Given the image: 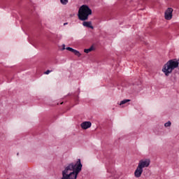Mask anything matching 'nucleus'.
<instances>
[{
  "label": "nucleus",
  "instance_id": "obj_1",
  "mask_svg": "<svg viewBox=\"0 0 179 179\" xmlns=\"http://www.w3.org/2000/svg\"><path fill=\"white\" fill-rule=\"evenodd\" d=\"M82 167L83 165L80 159L76 163H71L65 166L64 170L62 171V177L61 179L78 178V174H79L80 171H82Z\"/></svg>",
  "mask_w": 179,
  "mask_h": 179
},
{
  "label": "nucleus",
  "instance_id": "obj_2",
  "mask_svg": "<svg viewBox=\"0 0 179 179\" xmlns=\"http://www.w3.org/2000/svg\"><path fill=\"white\" fill-rule=\"evenodd\" d=\"M92 9L87 5H83L78 10V17L79 20L85 22L89 19V16L92 15Z\"/></svg>",
  "mask_w": 179,
  "mask_h": 179
},
{
  "label": "nucleus",
  "instance_id": "obj_3",
  "mask_svg": "<svg viewBox=\"0 0 179 179\" xmlns=\"http://www.w3.org/2000/svg\"><path fill=\"white\" fill-rule=\"evenodd\" d=\"M179 63L176 60L171 59L165 64L162 68L165 76H169L176 68H178Z\"/></svg>",
  "mask_w": 179,
  "mask_h": 179
},
{
  "label": "nucleus",
  "instance_id": "obj_4",
  "mask_svg": "<svg viewBox=\"0 0 179 179\" xmlns=\"http://www.w3.org/2000/svg\"><path fill=\"white\" fill-rule=\"evenodd\" d=\"M150 165V159H141L138 162V167L141 169V170H143L145 167H149Z\"/></svg>",
  "mask_w": 179,
  "mask_h": 179
},
{
  "label": "nucleus",
  "instance_id": "obj_5",
  "mask_svg": "<svg viewBox=\"0 0 179 179\" xmlns=\"http://www.w3.org/2000/svg\"><path fill=\"white\" fill-rule=\"evenodd\" d=\"M173 18V9L171 8H168L165 11V19L166 20H171Z\"/></svg>",
  "mask_w": 179,
  "mask_h": 179
},
{
  "label": "nucleus",
  "instance_id": "obj_6",
  "mask_svg": "<svg viewBox=\"0 0 179 179\" xmlns=\"http://www.w3.org/2000/svg\"><path fill=\"white\" fill-rule=\"evenodd\" d=\"M143 173V169L139 168V166H137L136 171H134V176L136 178H139L141 176H142V173Z\"/></svg>",
  "mask_w": 179,
  "mask_h": 179
},
{
  "label": "nucleus",
  "instance_id": "obj_7",
  "mask_svg": "<svg viewBox=\"0 0 179 179\" xmlns=\"http://www.w3.org/2000/svg\"><path fill=\"white\" fill-rule=\"evenodd\" d=\"M80 127L83 129H87L92 127V122H84L81 123Z\"/></svg>",
  "mask_w": 179,
  "mask_h": 179
},
{
  "label": "nucleus",
  "instance_id": "obj_8",
  "mask_svg": "<svg viewBox=\"0 0 179 179\" xmlns=\"http://www.w3.org/2000/svg\"><path fill=\"white\" fill-rule=\"evenodd\" d=\"M83 26H84V27H88V28L92 29H94V27H93L92 26V22H86V21H84V22H83Z\"/></svg>",
  "mask_w": 179,
  "mask_h": 179
},
{
  "label": "nucleus",
  "instance_id": "obj_9",
  "mask_svg": "<svg viewBox=\"0 0 179 179\" xmlns=\"http://www.w3.org/2000/svg\"><path fill=\"white\" fill-rule=\"evenodd\" d=\"M129 101H131L129 99H124L120 103V106H122L124 104H127V103H129Z\"/></svg>",
  "mask_w": 179,
  "mask_h": 179
},
{
  "label": "nucleus",
  "instance_id": "obj_10",
  "mask_svg": "<svg viewBox=\"0 0 179 179\" xmlns=\"http://www.w3.org/2000/svg\"><path fill=\"white\" fill-rule=\"evenodd\" d=\"M92 50H93V46L90 47L88 49H85L84 52H85L86 54H89V52H92Z\"/></svg>",
  "mask_w": 179,
  "mask_h": 179
},
{
  "label": "nucleus",
  "instance_id": "obj_11",
  "mask_svg": "<svg viewBox=\"0 0 179 179\" xmlns=\"http://www.w3.org/2000/svg\"><path fill=\"white\" fill-rule=\"evenodd\" d=\"M73 54H75V55H76L77 57H80V55H82V54H80V52L74 49V50L73 51Z\"/></svg>",
  "mask_w": 179,
  "mask_h": 179
},
{
  "label": "nucleus",
  "instance_id": "obj_12",
  "mask_svg": "<svg viewBox=\"0 0 179 179\" xmlns=\"http://www.w3.org/2000/svg\"><path fill=\"white\" fill-rule=\"evenodd\" d=\"M62 5H66L68 3V0H60Z\"/></svg>",
  "mask_w": 179,
  "mask_h": 179
},
{
  "label": "nucleus",
  "instance_id": "obj_13",
  "mask_svg": "<svg viewBox=\"0 0 179 179\" xmlns=\"http://www.w3.org/2000/svg\"><path fill=\"white\" fill-rule=\"evenodd\" d=\"M164 127H166V128H167L168 127H171V122L169 121V122L165 123Z\"/></svg>",
  "mask_w": 179,
  "mask_h": 179
},
{
  "label": "nucleus",
  "instance_id": "obj_14",
  "mask_svg": "<svg viewBox=\"0 0 179 179\" xmlns=\"http://www.w3.org/2000/svg\"><path fill=\"white\" fill-rule=\"evenodd\" d=\"M66 50H67V51H71V52H73V51H74L75 49H73V48H72L67 47V48H66Z\"/></svg>",
  "mask_w": 179,
  "mask_h": 179
},
{
  "label": "nucleus",
  "instance_id": "obj_15",
  "mask_svg": "<svg viewBox=\"0 0 179 179\" xmlns=\"http://www.w3.org/2000/svg\"><path fill=\"white\" fill-rule=\"evenodd\" d=\"M44 73H45V75H49L50 73H51V71L48 70Z\"/></svg>",
  "mask_w": 179,
  "mask_h": 179
},
{
  "label": "nucleus",
  "instance_id": "obj_16",
  "mask_svg": "<svg viewBox=\"0 0 179 179\" xmlns=\"http://www.w3.org/2000/svg\"><path fill=\"white\" fill-rule=\"evenodd\" d=\"M62 50H65V45H63V48Z\"/></svg>",
  "mask_w": 179,
  "mask_h": 179
},
{
  "label": "nucleus",
  "instance_id": "obj_17",
  "mask_svg": "<svg viewBox=\"0 0 179 179\" xmlns=\"http://www.w3.org/2000/svg\"><path fill=\"white\" fill-rule=\"evenodd\" d=\"M66 24H68V22H66V23L64 24V26L66 25Z\"/></svg>",
  "mask_w": 179,
  "mask_h": 179
},
{
  "label": "nucleus",
  "instance_id": "obj_18",
  "mask_svg": "<svg viewBox=\"0 0 179 179\" xmlns=\"http://www.w3.org/2000/svg\"><path fill=\"white\" fill-rule=\"evenodd\" d=\"M61 104H64V102H62Z\"/></svg>",
  "mask_w": 179,
  "mask_h": 179
}]
</instances>
